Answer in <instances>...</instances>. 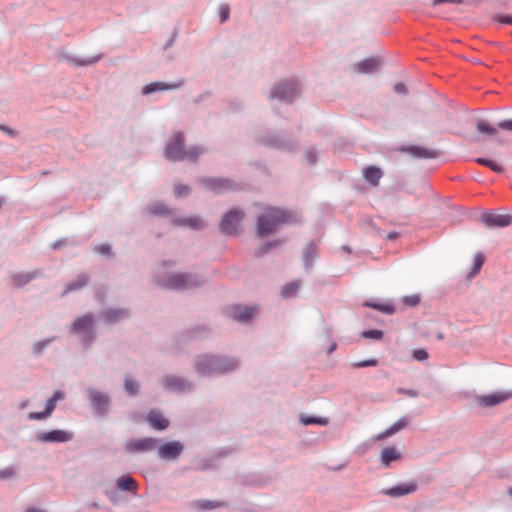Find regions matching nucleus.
Wrapping results in <instances>:
<instances>
[{
  "mask_svg": "<svg viewBox=\"0 0 512 512\" xmlns=\"http://www.w3.org/2000/svg\"><path fill=\"white\" fill-rule=\"evenodd\" d=\"M91 400L95 407L99 410H104L108 404V397L99 392H91Z\"/></svg>",
  "mask_w": 512,
  "mask_h": 512,
  "instance_id": "nucleus-28",
  "label": "nucleus"
},
{
  "mask_svg": "<svg viewBox=\"0 0 512 512\" xmlns=\"http://www.w3.org/2000/svg\"><path fill=\"white\" fill-rule=\"evenodd\" d=\"M41 275L40 271H34L27 274H19L14 277V283L21 287L30 282L33 278H36Z\"/></svg>",
  "mask_w": 512,
  "mask_h": 512,
  "instance_id": "nucleus-29",
  "label": "nucleus"
},
{
  "mask_svg": "<svg viewBox=\"0 0 512 512\" xmlns=\"http://www.w3.org/2000/svg\"><path fill=\"white\" fill-rule=\"evenodd\" d=\"M296 221L297 216L294 212L268 207L258 216L255 231L259 237H264L275 232L280 226Z\"/></svg>",
  "mask_w": 512,
  "mask_h": 512,
  "instance_id": "nucleus-1",
  "label": "nucleus"
},
{
  "mask_svg": "<svg viewBox=\"0 0 512 512\" xmlns=\"http://www.w3.org/2000/svg\"><path fill=\"white\" fill-rule=\"evenodd\" d=\"M512 398V391H498L488 395L480 396L478 402L482 406H495Z\"/></svg>",
  "mask_w": 512,
  "mask_h": 512,
  "instance_id": "nucleus-9",
  "label": "nucleus"
},
{
  "mask_svg": "<svg viewBox=\"0 0 512 512\" xmlns=\"http://www.w3.org/2000/svg\"><path fill=\"white\" fill-rule=\"evenodd\" d=\"M498 20L501 22V23H504V24H510L512 25V16L510 15H507V16H500L498 18Z\"/></svg>",
  "mask_w": 512,
  "mask_h": 512,
  "instance_id": "nucleus-52",
  "label": "nucleus"
},
{
  "mask_svg": "<svg viewBox=\"0 0 512 512\" xmlns=\"http://www.w3.org/2000/svg\"><path fill=\"white\" fill-rule=\"evenodd\" d=\"M508 494L512 497V488L508 490Z\"/></svg>",
  "mask_w": 512,
  "mask_h": 512,
  "instance_id": "nucleus-61",
  "label": "nucleus"
},
{
  "mask_svg": "<svg viewBox=\"0 0 512 512\" xmlns=\"http://www.w3.org/2000/svg\"><path fill=\"white\" fill-rule=\"evenodd\" d=\"M0 128H1V129H3L4 131H6V132H9V133H10V130H8L7 128L2 127L1 125H0Z\"/></svg>",
  "mask_w": 512,
  "mask_h": 512,
  "instance_id": "nucleus-60",
  "label": "nucleus"
},
{
  "mask_svg": "<svg viewBox=\"0 0 512 512\" xmlns=\"http://www.w3.org/2000/svg\"><path fill=\"white\" fill-rule=\"evenodd\" d=\"M382 171L376 166H369L363 171L365 180L373 186H377L382 177Z\"/></svg>",
  "mask_w": 512,
  "mask_h": 512,
  "instance_id": "nucleus-21",
  "label": "nucleus"
},
{
  "mask_svg": "<svg viewBox=\"0 0 512 512\" xmlns=\"http://www.w3.org/2000/svg\"><path fill=\"white\" fill-rule=\"evenodd\" d=\"M298 92L299 90L295 82H281L273 88L271 97L280 101L291 102L297 96Z\"/></svg>",
  "mask_w": 512,
  "mask_h": 512,
  "instance_id": "nucleus-4",
  "label": "nucleus"
},
{
  "mask_svg": "<svg viewBox=\"0 0 512 512\" xmlns=\"http://www.w3.org/2000/svg\"><path fill=\"white\" fill-rule=\"evenodd\" d=\"M481 221L487 227H507L512 224L510 214L485 213L481 216Z\"/></svg>",
  "mask_w": 512,
  "mask_h": 512,
  "instance_id": "nucleus-8",
  "label": "nucleus"
},
{
  "mask_svg": "<svg viewBox=\"0 0 512 512\" xmlns=\"http://www.w3.org/2000/svg\"><path fill=\"white\" fill-rule=\"evenodd\" d=\"M93 319L91 315H84L76 319L73 323V329L76 332H89L92 329Z\"/></svg>",
  "mask_w": 512,
  "mask_h": 512,
  "instance_id": "nucleus-22",
  "label": "nucleus"
},
{
  "mask_svg": "<svg viewBox=\"0 0 512 512\" xmlns=\"http://www.w3.org/2000/svg\"><path fill=\"white\" fill-rule=\"evenodd\" d=\"M380 66V61L377 58H366L357 64H355V69L359 73H371L378 69Z\"/></svg>",
  "mask_w": 512,
  "mask_h": 512,
  "instance_id": "nucleus-16",
  "label": "nucleus"
},
{
  "mask_svg": "<svg viewBox=\"0 0 512 512\" xmlns=\"http://www.w3.org/2000/svg\"><path fill=\"white\" fill-rule=\"evenodd\" d=\"M300 288V283L298 281H292L290 283H287L283 288H282V295L284 297H292L294 296L297 291L299 290Z\"/></svg>",
  "mask_w": 512,
  "mask_h": 512,
  "instance_id": "nucleus-31",
  "label": "nucleus"
},
{
  "mask_svg": "<svg viewBox=\"0 0 512 512\" xmlns=\"http://www.w3.org/2000/svg\"><path fill=\"white\" fill-rule=\"evenodd\" d=\"M483 264H484V256L482 254H476L474 257V265H473L471 272L469 273V276L474 277L475 275H477L479 273V271L481 270Z\"/></svg>",
  "mask_w": 512,
  "mask_h": 512,
  "instance_id": "nucleus-33",
  "label": "nucleus"
},
{
  "mask_svg": "<svg viewBox=\"0 0 512 512\" xmlns=\"http://www.w3.org/2000/svg\"><path fill=\"white\" fill-rule=\"evenodd\" d=\"M236 366L237 362L232 359L224 362L213 356H205L199 361L197 370L201 374L206 375L214 372H228L234 369Z\"/></svg>",
  "mask_w": 512,
  "mask_h": 512,
  "instance_id": "nucleus-3",
  "label": "nucleus"
},
{
  "mask_svg": "<svg viewBox=\"0 0 512 512\" xmlns=\"http://www.w3.org/2000/svg\"><path fill=\"white\" fill-rule=\"evenodd\" d=\"M362 337L379 340L383 337V332L377 329L366 330L362 332Z\"/></svg>",
  "mask_w": 512,
  "mask_h": 512,
  "instance_id": "nucleus-40",
  "label": "nucleus"
},
{
  "mask_svg": "<svg viewBox=\"0 0 512 512\" xmlns=\"http://www.w3.org/2000/svg\"><path fill=\"white\" fill-rule=\"evenodd\" d=\"M193 507L199 511L201 510H214L218 508L227 507V503L224 501L215 500H197L192 503Z\"/></svg>",
  "mask_w": 512,
  "mask_h": 512,
  "instance_id": "nucleus-18",
  "label": "nucleus"
},
{
  "mask_svg": "<svg viewBox=\"0 0 512 512\" xmlns=\"http://www.w3.org/2000/svg\"><path fill=\"white\" fill-rule=\"evenodd\" d=\"M117 486L122 491H129L136 494L138 484L131 476H123L117 480Z\"/></svg>",
  "mask_w": 512,
  "mask_h": 512,
  "instance_id": "nucleus-23",
  "label": "nucleus"
},
{
  "mask_svg": "<svg viewBox=\"0 0 512 512\" xmlns=\"http://www.w3.org/2000/svg\"><path fill=\"white\" fill-rule=\"evenodd\" d=\"M369 307H372L376 310H379L381 312H384L386 314H392L394 312V308L390 304H366Z\"/></svg>",
  "mask_w": 512,
  "mask_h": 512,
  "instance_id": "nucleus-39",
  "label": "nucleus"
},
{
  "mask_svg": "<svg viewBox=\"0 0 512 512\" xmlns=\"http://www.w3.org/2000/svg\"><path fill=\"white\" fill-rule=\"evenodd\" d=\"M401 458V453L395 447H385L381 452V462L388 467L391 462Z\"/></svg>",
  "mask_w": 512,
  "mask_h": 512,
  "instance_id": "nucleus-20",
  "label": "nucleus"
},
{
  "mask_svg": "<svg viewBox=\"0 0 512 512\" xmlns=\"http://www.w3.org/2000/svg\"><path fill=\"white\" fill-rule=\"evenodd\" d=\"M72 434L64 430H52L38 435L41 442H67L71 440Z\"/></svg>",
  "mask_w": 512,
  "mask_h": 512,
  "instance_id": "nucleus-13",
  "label": "nucleus"
},
{
  "mask_svg": "<svg viewBox=\"0 0 512 512\" xmlns=\"http://www.w3.org/2000/svg\"><path fill=\"white\" fill-rule=\"evenodd\" d=\"M393 435L392 431L390 430V428L386 429L385 431L379 433L376 437H375V440H383L389 436Z\"/></svg>",
  "mask_w": 512,
  "mask_h": 512,
  "instance_id": "nucleus-48",
  "label": "nucleus"
},
{
  "mask_svg": "<svg viewBox=\"0 0 512 512\" xmlns=\"http://www.w3.org/2000/svg\"><path fill=\"white\" fill-rule=\"evenodd\" d=\"M443 3L460 4L462 0H433V5L437 6Z\"/></svg>",
  "mask_w": 512,
  "mask_h": 512,
  "instance_id": "nucleus-49",
  "label": "nucleus"
},
{
  "mask_svg": "<svg viewBox=\"0 0 512 512\" xmlns=\"http://www.w3.org/2000/svg\"><path fill=\"white\" fill-rule=\"evenodd\" d=\"M301 422L304 425H309V424L327 425L328 424V420L326 418L303 417V418H301Z\"/></svg>",
  "mask_w": 512,
  "mask_h": 512,
  "instance_id": "nucleus-38",
  "label": "nucleus"
},
{
  "mask_svg": "<svg viewBox=\"0 0 512 512\" xmlns=\"http://www.w3.org/2000/svg\"><path fill=\"white\" fill-rule=\"evenodd\" d=\"M413 357L417 361H424L428 358V353L424 349H416L413 351Z\"/></svg>",
  "mask_w": 512,
  "mask_h": 512,
  "instance_id": "nucleus-44",
  "label": "nucleus"
},
{
  "mask_svg": "<svg viewBox=\"0 0 512 512\" xmlns=\"http://www.w3.org/2000/svg\"><path fill=\"white\" fill-rule=\"evenodd\" d=\"M27 405H28V401H24V402L21 404V408H25Z\"/></svg>",
  "mask_w": 512,
  "mask_h": 512,
  "instance_id": "nucleus-59",
  "label": "nucleus"
},
{
  "mask_svg": "<svg viewBox=\"0 0 512 512\" xmlns=\"http://www.w3.org/2000/svg\"><path fill=\"white\" fill-rule=\"evenodd\" d=\"M147 421L156 430H164L169 426V421L157 410H151L147 415Z\"/></svg>",
  "mask_w": 512,
  "mask_h": 512,
  "instance_id": "nucleus-14",
  "label": "nucleus"
},
{
  "mask_svg": "<svg viewBox=\"0 0 512 512\" xmlns=\"http://www.w3.org/2000/svg\"><path fill=\"white\" fill-rule=\"evenodd\" d=\"M500 129L512 132V119L502 120L498 123Z\"/></svg>",
  "mask_w": 512,
  "mask_h": 512,
  "instance_id": "nucleus-46",
  "label": "nucleus"
},
{
  "mask_svg": "<svg viewBox=\"0 0 512 512\" xmlns=\"http://www.w3.org/2000/svg\"><path fill=\"white\" fill-rule=\"evenodd\" d=\"M476 128L479 132L486 133L491 136H494L497 133L496 128L484 121H479L476 125Z\"/></svg>",
  "mask_w": 512,
  "mask_h": 512,
  "instance_id": "nucleus-34",
  "label": "nucleus"
},
{
  "mask_svg": "<svg viewBox=\"0 0 512 512\" xmlns=\"http://www.w3.org/2000/svg\"><path fill=\"white\" fill-rule=\"evenodd\" d=\"M11 475H12V471L10 469H5V470L0 471V478H2V479L9 478V477H11Z\"/></svg>",
  "mask_w": 512,
  "mask_h": 512,
  "instance_id": "nucleus-54",
  "label": "nucleus"
},
{
  "mask_svg": "<svg viewBox=\"0 0 512 512\" xmlns=\"http://www.w3.org/2000/svg\"><path fill=\"white\" fill-rule=\"evenodd\" d=\"M175 192L178 196H183L188 193V187L187 186H177L175 188Z\"/></svg>",
  "mask_w": 512,
  "mask_h": 512,
  "instance_id": "nucleus-51",
  "label": "nucleus"
},
{
  "mask_svg": "<svg viewBox=\"0 0 512 512\" xmlns=\"http://www.w3.org/2000/svg\"><path fill=\"white\" fill-rule=\"evenodd\" d=\"M2 206V200L0 199V207Z\"/></svg>",
  "mask_w": 512,
  "mask_h": 512,
  "instance_id": "nucleus-62",
  "label": "nucleus"
},
{
  "mask_svg": "<svg viewBox=\"0 0 512 512\" xmlns=\"http://www.w3.org/2000/svg\"><path fill=\"white\" fill-rule=\"evenodd\" d=\"M101 254H108L110 251V247L108 245H100L96 249Z\"/></svg>",
  "mask_w": 512,
  "mask_h": 512,
  "instance_id": "nucleus-53",
  "label": "nucleus"
},
{
  "mask_svg": "<svg viewBox=\"0 0 512 512\" xmlns=\"http://www.w3.org/2000/svg\"><path fill=\"white\" fill-rule=\"evenodd\" d=\"M149 212L153 215H164L168 213V208L163 203H155L149 207Z\"/></svg>",
  "mask_w": 512,
  "mask_h": 512,
  "instance_id": "nucleus-35",
  "label": "nucleus"
},
{
  "mask_svg": "<svg viewBox=\"0 0 512 512\" xmlns=\"http://www.w3.org/2000/svg\"><path fill=\"white\" fill-rule=\"evenodd\" d=\"M219 16H220V22L223 23L229 18L230 9L229 6L224 4L221 5L218 9Z\"/></svg>",
  "mask_w": 512,
  "mask_h": 512,
  "instance_id": "nucleus-43",
  "label": "nucleus"
},
{
  "mask_svg": "<svg viewBox=\"0 0 512 512\" xmlns=\"http://www.w3.org/2000/svg\"><path fill=\"white\" fill-rule=\"evenodd\" d=\"M178 226H187L194 230H199L205 227L204 221L198 216H189L175 221Z\"/></svg>",
  "mask_w": 512,
  "mask_h": 512,
  "instance_id": "nucleus-19",
  "label": "nucleus"
},
{
  "mask_svg": "<svg viewBox=\"0 0 512 512\" xmlns=\"http://www.w3.org/2000/svg\"><path fill=\"white\" fill-rule=\"evenodd\" d=\"M409 424V419L406 417L400 418L397 420L394 424H392L389 428L392 431L393 434L397 433L398 431L404 429Z\"/></svg>",
  "mask_w": 512,
  "mask_h": 512,
  "instance_id": "nucleus-36",
  "label": "nucleus"
},
{
  "mask_svg": "<svg viewBox=\"0 0 512 512\" xmlns=\"http://www.w3.org/2000/svg\"><path fill=\"white\" fill-rule=\"evenodd\" d=\"M51 398L57 403L58 400L64 398V394L61 391H55Z\"/></svg>",
  "mask_w": 512,
  "mask_h": 512,
  "instance_id": "nucleus-55",
  "label": "nucleus"
},
{
  "mask_svg": "<svg viewBox=\"0 0 512 512\" xmlns=\"http://www.w3.org/2000/svg\"><path fill=\"white\" fill-rule=\"evenodd\" d=\"M205 183L209 189L215 190L217 192L224 191L230 187L228 181L220 179H207Z\"/></svg>",
  "mask_w": 512,
  "mask_h": 512,
  "instance_id": "nucleus-27",
  "label": "nucleus"
},
{
  "mask_svg": "<svg viewBox=\"0 0 512 512\" xmlns=\"http://www.w3.org/2000/svg\"><path fill=\"white\" fill-rule=\"evenodd\" d=\"M56 407V402L50 398L46 403L45 411L50 415Z\"/></svg>",
  "mask_w": 512,
  "mask_h": 512,
  "instance_id": "nucleus-47",
  "label": "nucleus"
},
{
  "mask_svg": "<svg viewBox=\"0 0 512 512\" xmlns=\"http://www.w3.org/2000/svg\"><path fill=\"white\" fill-rule=\"evenodd\" d=\"M164 385L170 390L179 391H183L188 387V384L183 379L172 376L164 378Z\"/></svg>",
  "mask_w": 512,
  "mask_h": 512,
  "instance_id": "nucleus-24",
  "label": "nucleus"
},
{
  "mask_svg": "<svg viewBox=\"0 0 512 512\" xmlns=\"http://www.w3.org/2000/svg\"><path fill=\"white\" fill-rule=\"evenodd\" d=\"M183 450V445L178 441H171L159 447V456L163 459H175Z\"/></svg>",
  "mask_w": 512,
  "mask_h": 512,
  "instance_id": "nucleus-11",
  "label": "nucleus"
},
{
  "mask_svg": "<svg viewBox=\"0 0 512 512\" xmlns=\"http://www.w3.org/2000/svg\"><path fill=\"white\" fill-rule=\"evenodd\" d=\"M197 284L199 281L191 275L173 274L165 280L163 286L171 289H188Z\"/></svg>",
  "mask_w": 512,
  "mask_h": 512,
  "instance_id": "nucleus-6",
  "label": "nucleus"
},
{
  "mask_svg": "<svg viewBox=\"0 0 512 512\" xmlns=\"http://www.w3.org/2000/svg\"><path fill=\"white\" fill-rule=\"evenodd\" d=\"M378 361L376 359H368L363 361L354 362L351 364L353 368H364L377 366Z\"/></svg>",
  "mask_w": 512,
  "mask_h": 512,
  "instance_id": "nucleus-41",
  "label": "nucleus"
},
{
  "mask_svg": "<svg viewBox=\"0 0 512 512\" xmlns=\"http://www.w3.org/2000/svg\"><path fill=\"white\" fill-rule=\"evenodd\" d=\"M475 162L479 165L490 168L493 172L496 173H502L504 171V167L501 163L491 159L479 157L475 159Z\"/></svg>",
  "mask_w": 512,
  "mask_h": 512,
  "instance_id": "nucleus-25",
  "label": "nucleus"
},
{
  "mask_svg": "<svg viewBox=\"0 0 512 512\" xmlns=\"http://www.w3.org/2000/svg\"><path fill=\"white\" fill-rule=\"evenodd\" d=\"M124 385H125V390H126L129 394L134 395V394H136V393H137V391H138V385H137V383H136L134 380H132V379H126V380H125V384H124Z\"/></svg>",
  "mask_w": 512,
  "mask_h": 512,
  "instance_id": "nucleus-42",
  "label": "nucleus"
},
{
  "mask_svg": "<svg viewBox=\"0 0 512 512\" xmlns=\"http://www.w3.org/2000/svg\"><path fill=\"white\" fill-rule=\"evenodd\" d=\"M417 488L418 485L416 482L401 483L399 485L384 490L383 493L385 495L395 498L414 493L417 490Z\"/></svg>",
  "mask_w": 512,
  "mask_h": 512,
  "instance_id": "nucleus-12",
  "label": "nucleus"
},
{
  "mask_svg": "<svg viewBox=\"0 0 512 512\" xmlns=\"http://www.w3.org/2000/svg\"><path fill=\"white\" fill-rule=\"evenodd\" d=\"M126 315L127 312L125 310L116 309H109L104 313V317L110 322H115L118 319L125 317Z\"/></svg>",
  "mask_w": 512,
  "mask_h": 512,
  "instance_id": "nucleus-32",
  "label": "nucleus"
},
{
  "mask_svg": "<svg viewBox=\"0 0 512 512\" xmlns=\"http://www.w3.org/2000/svg\"><path fill=\"white\" fill-rule=\"evenodd\" d=\"M405 393L411 397L417 396V393L414 390H407Z\"/></svg>",
  "mask_w": 512,
  "mask_h": 512,
  "instance_id": "nucleus-56",
  "label": "nucleus"
},
{
  "mask_svg": "<svg viewBox=\"0 0 512 512\" xmlns=\"http://www.w3.org/2000/svg\"><path fill=\"white\" fill-rule=\"evenodd\" d=\"M49 414L44 410L43 412H30L28 414V419L30 420H41L48 417Z\"/></svg>",
  "mask_w": 512,
  "mask_h": 512,
  "instance_id": "nucleus-45",
  "label": "nucleus"
},
{
  "mask_svg": "<svg viewBox=\"0 0 512 512\" xmlns=\"http://www.w3.org/2000/svg\"><path fill=\"white\" fill-rule=\"evenodd\" d=\"M158 441L154 438L133 439L125 443V449L129 453L147 452L154 449Z\"/></svg>",
  "mask_w": 512,
  "mask_h": 512,
  "instance_id": "nucleus-7",
  "label": "nucleus"
},
{
  "mask_svg": "<svg viewBox=\"0 0 512 512\" xmlns=\"http://www.w3.org/2000/svg\"><path fill=\"white\" fill-rule=\"evenodd\" d=\"M182 86V82L177 83H165V82H153L144 86L143 94H150L156 91H165L177 89Z\"/></svg>",
  "mask_w": 512,
  "mask_h": 512,
  "instance_id": "nucleus-15",
  "label": "nucleus"
},
{
  "mask_svg": "<svg viewBox=\"0 0 512 512\" xmlns=\"http://www.w3.org/2000/svg\"><path fill=\"white\" fill-rule=\"evenodd\" d=\"M202 149L197 146L184 149V136L181 132H176L172 135L171 140L165 148V158L172 161L178 160H195L201 153Z\"/></svg>",
  "mask_w": 512,
  "mask_h": 512,
  "instance_id": "nucleus-2",
  "label": "nucleus"
},
{
  "mask_svg": "<svg viewBox=\"0 0 512 512\" xmlns=\"http://www.w3.org/2000/svg\"><path fill=\"white\" fill-rule=\"evenodd\" d=\"M244 213L237 209L228 211L222 218L220 228L226 234H236Z\"/></svg>",
  "mask_w": 512,
  "mask_h": 512,
  "instance_id": "nucleus-5",
  "label": "nucleus"
},
{
  "mask_svg": "<svg viewBox=\"0 0 512 512\" xmlns=\"http://www.w3.org/2000/svg\"><path fill=\"white\" fill-rule=\"evenodd\" d=\"M229 316L235 320L245 322L250 320L256 313L254 307L234 305L229 308Z\"/></svg>",
  "mask_w": 512,
  "mask_h": 512,
  "instance_id": "nucleus-10",
  "label": "nucleus"
},
{
  "mask_svg": "<svg viewBox=\"0 0 512 512\" xmlns=\"http://www.w3.org/2000/svg\"><path fill=\"white\" fill-rule=\"evenodd\" d=\"M397 237V233H390L387 235L388 239H395Z\"/></svg>",
  "mask_w": 512,
  "mask_h": 512,
  "instance_id": "nucleus-57",
  "label": "nucleus"
},
{
  "mask_svg": "<svg viewBox=\"0 0 512 512\" xmlns=\"http://www.w3.org/2000/svg\"><path fill=\"white\" fill-rule=\"evenodd\" d=\"M402 303L410 307L417 306L420 303V296L418 294L404 296L402 298Z\"/></svg>",
  "mask_w": 512,
  "mask_h": 512,
  "instance_id": "nucleus-37",
  "label": "nucleus"
},
{
  "mask_svg": "<svg viewBox=\"0 0 512 512\" xmlns=\"http://www.w3.org/2000/svg\"><path fill=\"white\" fill-rule=\"evenodd\" d=\"M317 255V246L313 243H310L306 246L304 251V264L306 266H310L312 264L313 259Z\"/></svg>",
  "mask_w": 512,
  "mask_h": 512,
  "instance_id": "nucleus-30",
  "label": "nucleus"
},
{
  "mask_svg": "<svg viewBox=\"0 0 512 512\" xmlns=\"http://www.w3.org/2000/svg\"><path fill=\"white\" fill-rule=\"evenodd\" d=\"M406 151L418 158L433 159L438 156V152L436 150L421 146H409Z\"/></svg>",
  "mask_w": 512,
  "mask_h": 512,
  "instance_id": "nucleus-17",
  "label": "nucleus"
},
{
  "mask_svg": "<svg viewBox=\"0 0 512 512\" xmlns=\"http://www.w3.org/2000/svg\"><path fill=\"white\" fill-rule=\"evenodd\" d=\"M394 91L399 94H405L406 93V86L403 83H397L394 86Z\"/></svg>",
  "mask_w": 512,
  "mask_h": 512,
  "instance_id": "nucleus-50",
  "label": "nucleus"
},
{
  "mask_svg": "<svg viewBox=\"0 0 512 512\" xmlns=\"http://www.w3.org/2000/svg\"><path fill=\"white\" fill-rule=\"evenodd\" d=\"M89 281V277L86 274H81L75 281L70 282L66 288L65 293L81 289L84 287Z\"/></svg>",
  "mask_w": 512,
  "mask_h": 512,
  "instance_id": "nucleus-26",
  "label": "nucleus"
},
{
  "mask_svg": "<svg viewBox=\"0 0 512 512\" xmlns=\"http://www.w3.org/2000/svg\"><path fill=\"white\" fill-rule=\"evenodd\" d=\"M91 63H92V61H82L80 64L81 65H87V64H91Z\"/></svg>",
  "mask_w": 512,
  "mask_h": 512,
  "instance_id": "nucleus-58",
  "label": "nucleus"
}]
</instances>
